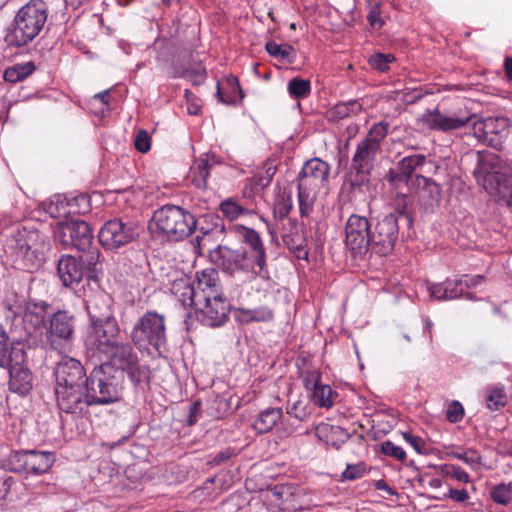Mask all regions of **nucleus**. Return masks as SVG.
<instances>
[{
	"label": "nucleus",
	"instance_id": "obj_1",
	"mask_svg": "<svg viewBox=\"0 0 512 512\" xmlns=\"http://www.w3.org/2000/svg\"><path fill=\"white\" fill-rule=\"evenodd\" d=\"M50 248L48 236L35 228L17 227L5 235V253L16 267L25 271L38 270Z\"/></svg>",
	"mask_w": 512,
	"mask_h": 512
},
{
	"label": "nucleus",
	"instance_id": "obj_2",
	"mask_svg": "<svg viewBox=\"0 0 512 512\" xmlns=\"http://www.w3.org/2000/svg\"><path fill=\"white\" fill-rule=\"evenodd\" d=\"M48 5L43 0H30L16 13L5 36L11 47H23L43 30L48 19Z\"/></svg>",
	"mask_w": 512,
	"mask_h": 512
},
{
	"label": "nucleus",
	"instance_id": "obj_3",
	"mask_svg": "<svg viewBox=\"0 0 512 512\" xmlns=\"http://www.w3.org/2000/svg\"><path fill=\"white\" fill-rule=\"evenodd\" d=\"M476 167L473 174L478 183L490 194L512 206V177L499 155L489 151L476 152Z\"/></svg>",
	"mask_w": 512,
	"mask_h": 512
},
{
	"label": "nucleus",
	"instance_id": "obj_4",
	"mask_svg": "<svg viewBox=\"0 0 512 512\" xmlns=\"http://www.w3.org/2000/svg\"><path fill=\"white\" fill-rule=\"evenodd\" d=\"M94 406L109 405L121 400L124 375L111 364L95 367L84 381Z\"/></svg>",
	"mask_w": 512,
	"mask_h": 512
},
{
	"label": "nucleus",
	"instance_id": "obj_5",
	"mask_svg": "<svg viewBox=\"0 0 512 512\" xmlns=\"http://www.w3.org/2000/svg\"><path fill=\"white\" fill-rule=\"evenodd\" d=\"M329 173L328 163L319 158L305 162L297 178L298 204L302 218L312 213L317 194L327 184Z\"/></svg>",
	"mask_w": 512,
	"mask_h": 512
},
{
	"label": "nucleus",
	"instance_id": "obj_6",
	"mask_svg": "<svg viewBox=\"0 0 512 512\" xmlns=\"http://www.w3.org/2000/svg\"><path fill=\"white\" fill-rule=\"evenodd\" d=\"M157 232L169 241H181L196 229L194 215L180 206L166 204L158 208L152 217Z\"/></svg>",
	"mask_w": 512,
	"mask_h": 512
},
{
	"label": "nucleus",
	"instance_id": "obj_7",
	"mask_svg": "<svg viewBox=\"0 0 512 512\" xmlns=\"http://www.w3.org/2000/svg\"><path fill=\"white\" fill-rule=\"evenodd\" d=\"M130 337L139 350H148L151 346L161 353L167 342L164 316L147 311L134 325Z\"/></svg>",
	"mask_w": 512,
	"mask_h": 512
},
{
	"label": "nucleus",
	"instance_id": "obj_8",
	"mask_svg": "<svg viewBox=\"0 0 512 512\" xmlns=\"http://www.w3.org/2000/svg\"><path fill=\"white\" fill-rule=\"evenodd\" d=\"M105 356L109 361L104 364L113 365V368L122 372V375L126 373L134 386H138L142 382H149L150 370L148 366L140 364L139 357L130 343L119 342Z\"/></svg>",
	"mask_w": 512,
	"mask_h": 512
},
{
	"label": "nucleus",
	"instance_id": "obj_9",
	"mask_svg": "<svg viewBox=\"0 0 512 512\" xmlns=\"http://www.w3.org/2000/svg\"><path fill=\"white\" fill-rule=\"evenodd\" d=\"M211 261L223 272L234 276L239 273H250L265 277L267 273H258V266L249 257L245 249H231L220 245L210 254Z\"/></svg>",
	"mask_w": 512,
	"mask_h": 512
},
{
	"label": "nucleus",
	"instance_id": "obj_10",
	"mask_svg": "<svg viewBox=\"0 0 512 512\" xmlns=\"http://www.w3.org/2000/svg\"><path fill=\"white\" fill-rule=\"evenodd\" d=\"M74 330V316L68 311L58 310L49 317L41 344L46 349L60 351L63 344L73 338Z\"/></svg>",
	"mask_w": 512,
	"mask_h": 512
},
{
	"label": "nucleus",
	"instance_id": "obj_11",
	"mask_svg": "<svg viewBox=\"0 0 512 512\" xmlns=\"http://www.w3.org/2000/svg\"><path fill=\"white\" fill-rule=\"evenodd\" d=\"M389 124L378 122L369 130L364 140L358 143L352 157V165L372 171L381 143L388 134Z\"/></svg>",
	"mask_w": 512,
	"mask_h": 512
},
{
	"label": "nucleus",
	"instance_id": "obj_12",
	"mask_svg": "<svg viewBox=\"0 0 512 512\" xmlns=\"http://www.w3.org/2000/svg\"><path fill=\"white\" fill-rule=\"evenodd\" d=\"M57 404L65 413L76 414L89 418L94 407L86 392L85 384L61 386L55 388Z\"/></svg>",
	"mask_w": 512,
	"mask_h": 512
},
{
	"label": "nucleus",
	"instance_id": "obj_13",
	"mask_svg": "<svg viewBox=\"0 0 512 512\" xmlns=\"http://www.w3.org/2000/svg\"><path fill=\"white\" fill-rule=\"evenodd\" d=\"M138 236L137 225L133 221L114 218L104 223L99 231V241L106 249H117L128 245Z\"/></svg>",
	"mask_w": 512,
	"mask_h": 512
},
{
	"label": "nucleus",
	"instance_id": "obj_14",
	"mask_svg": "<svg viewBox=\"0 0 512 512\" xmlns=\"http://www.w3.org/2000/svg\"><path fill=\"white\" fill-rule=\"evenodd\" d=\"M430 165L436 171L438 166L432 161H427L423 154H413L403 157L394 168H390L385 175L386 181L394 188H400L402 185L410 187L414 179L415 171H423L425 165Z\"/></svg>",
	"mask_w": 512,
	"mask_h": 512
},
{
	"label": "nucleus",
	"instance_id": "obj_15",
	"mask_svg": "<svg viewBox=\"0 0 512 512\" xmlns=\"http://www.w3.org/2000/svg\"><path fill=\"white\" fill-rule=\"evenodd\" d=\"M371 224L360 215L352 214L345 226V244L356 256L363 255L371 249Z\"/></svg>",
	"mask_w": 512,
	"mask_h": 512
},
{
	"label": "nucleus",
	"instance_id": "obj_16",
	"mask_svg": "<svg viewBox=\"0 0 512 512\" xmlns=\"http://www.w3.org/2000/svg\"><path fill=\"white\" fill-rule=\"evenodd\" d=\"M399 226L396 214H388L379 219L371 232V250L385 256L389 254L398 239Z\"/></svg>",
	"mask_w": 512,
	"mask_h": 512
},
{
	"label": "nucleus",
	"instance_id": "obj_17",
	"mask_svg": "<svg viewBox=\"0 0 512 512\" xmlns=\"http://www.w3.org/2000/svg\"><path fill=\"white\" fill-rule=\"evenodd\" d=\"M120 340V326L116 319L103 321L96 324H89L87 333V344L98 351L106 354L111 351Z\"/></svg>",
	"mask_w": 512,
	"mask_h": 512
},
{
	"label": "nucleus",
	"instance_id": "obj_18",
	"mask_svg": "<svg viewBox=\"0 0 512 512\" xmlns=\"http://www.w3.org/2000/svg\"><path fill=\"white\" fill-rule=\"evenodd\" d=\"M10 307L0 310V367H7L14 361L16 350L25 351L21 337H16L12 328Z\"/></svg>",
	"mask_w": 512,
	"mask_h": 512
},
{
	"label": "nucleus",
	"instance_id": "obj_19",
	"mask_svg": "<svg viewBox=\"0 0 512 512\" xmlns=\"http://www.w3.org/2000/svg\"><path fill=\"white\" fill-rule=\"evenodd\" d=\"M9 368V390L21 396L27 395L33 387V376L26 363V352L16 350L14 361Z\"/></svg>",
	"mask_w": 512,
	"mask_h": 512
},
{
	"label": "nucleus",
	"instance_id": "obj_20",
	"mask_svg": "<svg viewBox=\"0 0 512 512\" xmlns=\"http://www.w3.org/2000/svg\"><path fill=\"white\" fill-rule=\"evenodd\" d=\"M204 307L199 308L201 322L208 327L222 326L229 318L230 304L222 294H212L202 299ZM195 313L198 315V308Z\"/></svg>",
	"mask_w": 512,
	"mask_h": 512
},
{
	"label": "nucleus",
	"instance_id": "obj_21",
	"mask_svg": "<svg viewBox=\"0 0 512 512\" xmlns=\"http://www.w3.org/2000/svg\"><path fill=\"white\" fill-rule=\"evenodd\" d=\"M508 126V119L505 117H488L475 125V133L482 142L501 150L508 134Z\"/></svg>",
	"mask_w": 512,
	"mask_h": 512
},
{
	"label": "nucleus",
	"instance_id": "obj_22",
	"mask_svg": "<svg viewBox=\"0 0 512 512\" xmlns=\"http://www.w3.org/2000/svg\"><path fill=\"white\" fill-rule=\"evenodd\" d=\"M85 369L77 359L65 356L55 369L56 387L84 384Z\"/></svg>",
	"mask_w": 512,
	"mask_h": 512
},
{
	"label": "nucleus",
	"instance_id": "obj_23",
	"mask_svg": "<svg viewBox=\"0 0 512 512\" xmlns=\"http://www.w3.org/2000/svg\"><path fill=\"white\" fill-rule=\"evenodd\" d=\"M418 197L419 202L425 207L438 205L441 199V186L429 177L416 174L409 187Z\"/></svg>",
	"mask_w": 512,
	"mask_h": 512
},
{
	"label": "nucleus",
	"instance_id": "obj_24",
	"mask_svg": "<svg viewBox=\"0 0 512 512\" xmlns=\"http://www.w3.org/2000/svg\"><path fill=\"white\" fill-rule=\"evenodd\" d=\"M282 223L283 226V243L291 250L298 259H306L308 251L306 249V238L300 230L297 219H288V223Z\"/></svg>",
	"mask_w": 512,
	"mask_h": 512
},
{
	"label": "nucleus",
	"instance_id": "obj_25",
	"mask_svg": "<svg viewBox=\"0 0 512 512\" xmlns=\"http://www.w3.org/2000/svg\"><path fill=\"white\" fill-rule=\"evenodd\" d=\"M112 299L104 292L95 293L86 301V309L89 316V324L116 319L111 309Z\"/></svg>",
	"mask_w": 512,
	"mask_h": 512
},
{
	"label": "nucleus",
	"instance_id": "obj_26",
	"mask_svg": "<svg viewBox=\"0 0 512 512\" xmlns=\"http://www.w3.org/2000/svg\"><path fill=\"white\" fill-rule=\"evenodd\" d=\"M219 209L228 220L234 221L242 216L256 215L258 206L254 200H252L250 196H246V192H244V197L240 200L228 198L222 201Z\"/></svg>",
	"mask_w": 512,
	"mask_h": 512
},
{
	"label": "nucleus",
	"instance_id": "obj_27",
	"mask_svg": "<svg viewBox=\"0 0 512 512\" xmlns=\"http://www.w3.org/2000/svg\"><path fill=\"white\" fill-rule=\"evenodd\" d=\"M58 276L66 287L78 284L84 276V268L78 259L71 255H62L57 265Z\"/></svg>",
	"mask_w": 512,
	"mask_h": 512
},
{
	"label": "nucleus",
	"instance_id": "obj_28",
	"mask_svg": "<svg viewBox=\"0 0 512 512\" xmlns=\"http://www.w3.org/2000/svg\"><path fill=\"white\" fill-rule=\"evenodd\" d=\"M242 236L244 241L250 246L249 257L252 258L253 262L258 266V273H267L266 269V252L261 240L260 235L253 229L242 227Z\"/></svg>",
	"mask_w": 512,
	"mask_h": 512
},
{
	"label": "nucleus",
	"instance_id": "obj_29",
	"mask_svg": "<svg viewBox=\"0 0 512 512\" xmlns=\"http://www.w3.org/2000/svg\"><path fill=\"white\" fill-rule=\"evenodd\" d=\"M197 300L202 304V299L211 297L212 294H222L218 272L214 268H207L196 273Z\"/></svg>",
	"mask_w": 512,
	"mask_h": 512
},
{
	"label": "nucleus",
	"instance_id": "obj_30",
	"mask_svg": "<svg viewBox=\"0 0 512 512\" xmlns=\"http://www.w3.org/2000/svg\"><path fill=\"white\" fill-rule=\"evenodd\" d=\"M171 292L183 307L199 308L201 303L197 300V292L187 276L175 279L172 282Z\"/></svg>",
	"mask_w": 512,
	"mask_h": 512
},
{
	"label": "nucleus",
	"instance_id": "obj_31",
	"mask_svg": "<svg viewBox=\"0 0 512 512\" xmlns=\"http://www.w3.org/2000/svg\"><path fill=\"white\" fill-rule=\"evenodd\" d=\"M50 304L43 300L30 298L25 306L23 321L26 325L37 330L45 327V319Z\"/></svg>",
	"mask_w": 512,
	"mask_h": 512
},
{
	"label": "nucleus",
	"instance_id": "obj_32",
	"mask_svg": "<svg viewBox=\"0 0 512 512\" xmlns=\"http://www.w3.org/2000/svg\"><path fill=\"white\" fill-rule=\"evenodd\" d=\"M319 440L336 449H340L350 438L349 433L342 427L328 423H320L315 428Z\"/></svg>",
	"mask_w": 512,
	"mask_h": 512
},
{
	"label": "nucleus",
	"instance_id": "obj_33",
	"mask_svg": "<svg viewBox=\"0 0 512 512\" xmlns=\"http://www.w3.org/2000/svg\"><path fill=\"white\" fill-rule=\"evenodd\" d=\"M216 163L217 162L214 157L208 156L195 160L189 172V178L195 187L199 189L207 188V179L210 175L211 169Z\"/></svg>",
	"mask_w": 512,
	"mask_h": 512
},
{
	"label": "nucleus",
	"instance_id": "obj_34",
	"mask_svg": "<svg viewBox=\"0 0 512 512\" xmlns=\"http://www.w3.org/2000/svg\"><path fill=\"white\" fill-rule=\"evenodd\" d=\"M430 126L442 131L456 130L464 127L471 119V115L466 112L465 115L447 116L439 111L431 114Z\"/></svg>",
	"mask_w": 512,
	"mask_h": 512
},
{
	"label": "nucleus",
	"instance_id": "obj_35",
	"mask_svg": "<svg viewBox=\"0 0 512 512\" xmlns=\"http://www.w3.org/2000/svg\"><path fill=\"white\" fill-rule=\"evenodd\" d=\"M265 500L278 510L294 509L292 504L293 492L292 488L286 485H276L269 489L265 495Z\"/></svg>",
	"mask_w": 512,
	"mask_h": 512
},
{
	"label": "nucleus",
	"instance_id": "obj_36",
	"mask_svg": "<svg viewBox=\"0 0 512 512\" xmlns=\"http://www.w3.org/2000/svg\"><path fill=\"white\" fill-rule=\"evenodd\" d=\"M70 228L73 247L83 252L89 249L93 241V233L89 224L83 220H71Z\"/></svg>",
	"mask_w": 512,
	"mask_h": 512
},
{
	"label": "nucleus",
	"instance_id": "obj_37",
	"mask_svg": "<svg viewBox=\"0 0 512 512\" xmlns=\"http://www.w3.org/2000/svg\"><path fill=\"white\" fill-rule=\"evenodd\" d=\"M54 455L50 452L28 450L27 453V473L36 475L46 473L54 463Z\"/></svg>",
	"mask_w": 512,
	"mask_h": 512
},
{
	"label": "nucleus",
	"instance_id": "obj_38",
	"mask_svg": "<svg viewBox=\"0 0 512 512\" xmlns=\"http://www.w3.org/2000/svg\"><path fill=\"white\" fill-rule=\"evenodd\" d=\"M293 208V195L292 191L288 188L279 189L276 194L274 205H273V214L274 217L280 220L282 223L285 221L288 222L289 213Z\"/></svg>",
	"mask_w": 512,
	"mask_h": 512
},
{
	"label": "nucleus",
	"instance_id": "obj_39",
	"mask_svg": "<svg viewBox=\"0 0 512 512\" xmlns=\"http://www.w3.org/2000/svg\"><path fill=\"white\" fill-rule=\"evenodd\" d=\"M283 415L281 408H268L260 412L253 423V428L259 434H264L273 429Z\"/></svg>",
	"mask_w": 512,
	"mask_h": 512
},
{
	"label": "nucleus",
	"instance_id": "obj_40",
	"mask_svg": "<svg viewBox=\"0 0 512 512\" xmlns=\"http://www.w3.org/2000/svg\"><path fill=\"white\" fill-rule=\"evenodd\" d=\"M265 49L270 56L281 62L292 64L296 60V51L290 44H277L270 40L266 42Z\"/></svg>",
	"mask_w": 512,
	"mask_h": 512
},
{
	"label": "nucleus",
	"instance_id": "obj_41",
	"mask_svg": "<svg viewBox=\"0 0 512 512\" xmlns=\"http://www.w3.org/2000/svg\"><path fill=\"white\" fill-rule=\"evenodd\" d=\"M44 211L52 218L69 217L68 196L57 194L43 204Z\"/></svg>",
	"mask_w": 512,
	"mask_h": 512
},
{
	"label": "nucleus",
	"instance_id": "obj_42",
	"mask_svg": "<svg viewBox=\"0 0 512 512\" xmlns=\"http://www.w3.org/2000/svg\"><path fill=\"white\" fill-rule=\"evenodd\" d=\"M370 174V170L359 168L358 166L351 164L350 171L346 175L345 182L349 185L351 192L361 190L362 187L369 184Z\"/></svg>",
	"mask_w": 512,
	"mask_h": 512
},
{
	"label": "nucleus",
	"instance_id": "obj_43",
	"mask_svg": "<svg viewBox=\"0 0 512 512\" xmlns=\"http://www.w3.org/2000/svg\"><path fill=\"white\" fill-rule=\"evenodd\" d=\"M34 70L35 65L31 61L21 64H15L4 71V79L5 81L10 83H16L22 81L23 79L31 75L34 72Z\"/></svg>",
	"mask_w": 512,
	"mask_h": 512
},
{
	"label": "nucleus",
	"instance_id": "obj_44",
	"mask_svg": "<svg viewBox=\"0 0 512 512\" xmlns=\"http://www.w3.org/2000/svg\"><path fill=\"white\" fill-rule=\"evenodd\" d=\"M98 259L99 252L96 249L85 251L78 259L79 263H81L84 268V275H86L89 280H98Z\"/></svg>",
	"mask_w": 512,
	"mask_h": 512
},
{
	"label": "nucleus",
	"instance_id": "obj_45",
	"mask_svg": "<svg viewBox=\"0 0 512 512\" xmlns=\"http://www.w3.org/2000/svg\"><path fill=\"white\" fill-rule=\"evenodd\" d=\"M337 393L329 385L320 383L312 392V401L319 407L330 408Z\"/></svg>",
	"mask_w": 512,
	"mask_h": 512
},
{
	"label": "nucleus",
	"instance_id": "obj_46",
	"mask_svg": "<svg viewBox=\"0 0 512 512\" xmlns=\"http://www.w3.org/2000/svg\"><path fill=\"white\" fill-rule=\"evenodd\" d=\"M54 241L59 243L63 249L73 247V240L70 228V221H60L53 229Z\"/></svg>",
	"mask_w": 512,
	"mask_h": 512
},
{
	"label": "nucleus",
	"instance_id": "obj_47",
	"mask_svg": "<svg viewBox=\"0 0 512 512\" xmlns=\"http://www.w3.org/2000/svg\"><path fill=\"white\" fill-rule=\"evenodd\" d=\"M68 208L70 216L85 214L91 208L89 198L84 194L68 197Z\"/></svg>",
	"mask_w": 512,
	"mask_h": 512
},
{
	"label": "nucleus",
	"instance_id": "obj_48",
	"mask_svg": "<svg viewBox=\"0 0 512 512\" xmlns=\"http://www.w3.org/2000/svg\"><path fill=\"white\" fill-rule=\"evenodd\" d=\"M27 453L28 450L12 451L7 459V465L10 471L23 473L27 471Z\"/></svg>",
	"mask_w": 512,
	"mask_h": 512
},
{
	"label": "nucleus",
	"instance_id": "obj_49",
	"mask_svg": "<svg viewBox=\"0 0 512 512\" xmlns=\"http://www.w3.org/2000/svg\"><path fill=\"white\" fill-rule=\"evenodd\" d=\"M287 88L293 98H305L310 94V81L301 78H293L288 82Z\"/></svg>",
	"mask_w": 512,
	"mask_h": 512
},
{
	"label": "nucleus",
	"instance_id": "obj_50",
	"mask_svg": "<svg viewBox=\"0 0 512 512\" xmlns=\"http://www.w3.org/2000/svg\"><path fill=\"white\" fill-rule=\"evenodd\" d=\"M395 61L393 54L377 53L369 58V64L373 69L385 72L389 69V64Z\"/></svg>",
	"mask_w": 512,
	"mask_h": 512
},
{
	"label": "nucleus",
	"instance_id": "obj_51",
	"mask_svg": "<svg viewBox=\"0 0 512 512\" xmlns=\"http://www.w3.org/2000/svg\"><path fill=\"white\" fill-rule=\"evenodd\" d=\"M490 496L495 503L501 505H507L512 501V493L504 483L494 486Z\"/></svg>",
	"mask_w": 512,
	"mask_h": 512
},
{
	"label": "nucleus",
	"instance_id": "obj_52",
	"mask_svg": "<svg viewBox=\"0 0 512 512\" xmlns=\"http://www.w3.org/2000/svg\"><path fill=\"white\" fill-rule=\"evenodd\" d=\"M464 414V407L459 401L453 400L448 403L445 411V418L448 422L458 423L463 419Z\"/></svg>",
	"mask_w": 512,
	"mask_h": 512
},
{
	"label": "nucleus",
	"instance_id": "obj_53",
	"mask_svg": "<svg viewBox=\"0 0 512 512\" xmlns=\"http://www.w3.org/2000/svg\"><path fill=\"white\" fill-rule=\"evenodd\" d=\"M507 403V395L502 388H494L487 397V407L491 410H498Z\"/></svg>",
	"mask_w": 512,
	"mask_h": 512
},
{
	"label": "nucleus",
	"instance_id": "obj_54",
	"mask_svg": "<svg viewBox=\"0 0 512 512\" xmlns=\"http://www.w3.org/2000/svg\"><path fill=\"white\" fill-rule=\"evenodd\" d=\"M381 452L384 455L390 456L399 461H404L406 459L405 451L400 446H396L390 440H386L381 444Z\"/></svg>",
	"mask_w": 512,
	"mask_h": 512
},
{
	"label": "nucleus",
	"instance_id": "obj_55",
	"mask_svg": "<svg viewBox=\"0 0 512 512\" xmlns=\"http://www.w3.org/2000/svg\"><path fill=\"white\" fill-rule=\"evenodd\" d=\"M447 300L458 298L464 294L463 279L446 280Z\"/></svg>",
	"mask_w": 512,
	"mask_h": 512
},
{
	"label": "nucleus",
	"instance_id": "obj_56",
	"mask_svg": "<svg viewBox=\"0 0 512 512\" xmlns=\"http://www.w3.org/2000/svg\"><path fill=\"white\" fill-rule=\"evenodd\" d=\"M134 146L137 151L146 153L151 148V137L146 130H139L135 136Z\"/></svg>",
	"mask_w": 512,
	"mask_h": 512
},
{
	"label": "nucleus",
	"instance_id": "obj_57",
	"mask_svg": "<svg viewBox=\"0 0 512 512\" xmlns=\"http://www.w3.org/2000/svg\"><path fill=\"white\" fill-rule=\"evenodd\" d=\"M392 214H396L397 218H399V217L405 218L408 225L409 226L412 225V218L410 217V215H408V212H407V200H406L405 194H402L401 196L397 197L396 204H395V211Z\"/></svg>",
	"mask_w": 512,
	"mask_h": 512
},
{
	"label": "nucleus",
	"instance_id": "obj_58",
	"mask_svg": "<svg viewBox=\"0 0 512 512\" xmlns=\"http://www.w3.org/2000/svg\"><path fill=\"white\" fill-rule=\"evenodd\" d=\"M452 456L464 461L466 464L472 467L478 466L481 463V456L475 450H468L464 453H452Z\"/></svg>",
	"mask_w": 512,
	"mask_h": 512
},
{
	"label": "nucleus",
	"instance_id": "obj_59",
	"mask_svg": "<svg viewBox=\"0 0 512 512\" xmlns=\"http://www.w3.org/2000/svg\"><path fill=\"white\" fill-rule=\"evenodd\" d=\"M249 319L258 322H267L273 319V311L267 307H259L249 311Z\"/></svg>",
	"mask_w": 512,
	"mask_h": 512
},
{
	"label": "nucleus",
	"instance_id": "obj_60",
	"mask_svg": "<svg viewBox=\"0 0 512 512\" xmlns=\"http://www.w3.org/2000/svg\"><path fill=\"white\" fill-rule=\"evenodd\" d=\"M444 473L446 476H449L460 482L467 483L470 481L469 475L463 469L454 465H446L444 468Z\"/></svg>",
	"mask_w": 512,
	"mask_h": 512
},
{
	"label": "nucleus",
	"instance_id": "obj_61",
	"mask_svg": "<svg viewBox=\"0 0 512 512\" xmlns=\"http://www.w3.org/2000/svg\"><path fill=\"white\" fill-rule=\"evenodd\" d=\"M443 498H449L458 503H465L469 500L470 496L466 489L449 488L446 494H443L442 497H438V499Z\"/></svg>",
	"mask_w": 512,
	"mask_h": 512
},
{
	"label": "nucleus",
	"instance_id": "obj_62",
	"mask_svg": "<svg viewBox=\"0 0 512 512\" xmlns=\"http://www.w3.org/2000/svg\"><path fill=\"white\" fill-rule=\"evenodd\" d=\"M364 473L365 468L362 464L347 465L341 477L343 480H355L361 478Z\"/></svg>",
	"mask_w": 512,
	"mask_h": 512
},
{
	"label": "nucleus",
	"instance_id": "obj_63",
	"mask_svg": "<svg viewBox=\"0 0 512 512\" xmlns=\"http://www.w3.org/2000/svg\"><path fill=\"white\" fill-rule=\"evenodd\" d=\"M287 413L299 421H305L309 417V412L301 401L295 402L287 409Z\"/></svg>",
	"mask_w": 512,
	"mask_h": 512
},
{
	"label": "nucleus",
	"instance_id": "obj_64",
	"mask_svg": "<svg viewBox=\"0 0 512 512\" xmlns=\"http://www.w3.org/2000/svg\"><path fill=\"white\" fill-rule=\"evenodd\" d=\"M402 436L406 442H408L415 449L417 453L424 454L426 452V443L421 437L415 436L409 432H403Z\"/></svg>",
	"mask_w": 512,
	"mask_h": 512
}]
</instances>
